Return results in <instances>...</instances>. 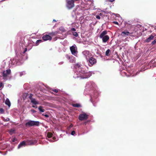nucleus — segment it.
I'll use <instances>...</instances> for the list:
<instances>
[{"label": "nucleus", "instance_id": "obj_28", "mask_svg": "<svg viewBox=\"0 0 156 156\" xmlns=\"http://www.w3.org/2000/svg\"><path fill=\"white\" fill-rule=\"evenodd\" d=\"M20 73V76H21L23 75H24L26 74L25 72L24 71L21 72Z\"/></svg>", "mask_w": 156, "mask_h": 156}, {"label": "nucleus", "instance_id": "obj_38", "mask_svg": "<svg viewBox=\"0 0 156 156\" xmlns=\"http://www.w3.org/2000/svg\"><path fill=\"white\" fill-rule=\"evenodd\" d=\"M96 18L97 19H100L101 17H100V16L99 15H97L96 16Z\"/></svg>", "mask_w": 156, "mask_h": 156}, {"label": "nucleus", "instance_id": "obj_9", "mask_svg": "<svg viewBox=\"0 0 156 156\" xmlns=\"http://www.w3.org/2000/svg\"><path fill=\"white\" fill-rule=\"evenodd\" d=\"M92 75V73L91 72H87V71H86V73H85L84 75L82 76V78L83 79L87 78L90 77Z\"/></svg>", "mask_w": 156, "mask_h": 156}, {"label": "nucleus", "instance_id": "obj_29", "mask_svg": "<svg viewBox=\"0 0 156 156\" xmlns=\"http://www.w3.org/2000/svg\"><path fill=\"white\" fill-rule=\"evenodd\" d=\"M156 44V39H155V40H154L152 42H151V44L152 45H154L155 44Z\"/></svg>", "mask_w": 156, "mask_h": 156}, {"label": "nucleus", "instance_id": "obj_24", "mask_svg": "<svg viewBox=\"0 0 156 156\" xmlns=\"http://www.w3.org/2000/svg\"><path fill=\"white\" fill-rule=\"evenodd\" d=\"M75 58L73 56V59H70V62L71 63L75 62Z\"/></svg>", "mask_w": 156, "mask_h": 156}, {"label": "nucleus", "instance_id": "obj_40", "mask_svg": "<svg viewBox=\"0 0 156 156\" xmlns=\"http://www.w3.org/2000/svg\"><path fill=\"white\" fill-rule=\"evenodd\" d=\"M3 85V83H2L0 82V88L1 87H2Z\"/></svg>", "mask_w": 156, "mask_h": 156}, {"label": "nucleus", "instance_id": "obj_12", "mask_svg": "<svg viewBox=\"0 0 156 156\" xmlns=\"http://www.w3.org/2000/svg\"><path fill=\"white\" fill-rule=\"evenodd\" d=\"M26 145V143L24 141H23L21 142L18 145V148L19 149L23 146H25Z\"/></svg>", "mask_w": 156, "mask_h": 156}, {"label": "nucleus", "instance_id": "obj_34", "mask_svg": "<svg viewBox=\"0 0 156 156\" xmlns=\"http://www.w3.org/2000/svg\"><path fill=\"white\" fill-rule=\"evenodd\" d=\"M30 111L32 113H35L36 112V111L33 109H31Z\"/></svg>", "mask_w": 156, "mask_h": 156}, {"label": "nucleus", "instance_id": "obj_36", "mask_svg": "<svg viewBox=\"0 0 156 156\" xmlns=\"http://www.w3.org/2000/svg\"><path fill=\"white\" fill-rule=\"evenodd\" d=\"M75 133V132L74 131H73L71 132V134L72 135H74Z\"/></svg>", "mask_w": 156, "mask_h": 156}, {"label": "nucleus", "instance_id": "obj_23", "mask_svg": "<svg viewBox=\"0 0 156 156\" xmlns=\"http://www.w3.org/2000/svg\"><path fill=\"white\" fill-rule=\"evenodd\" d=\"M110 51V50L109 49H108L106 51L105 55L107 56L109 55V53Z\"/></svg>", "mask_w": 156, "mask_h": 156}, {"label": "nucleus", "instance_id": "obj_16", "mask_svg": "<svg viewBox=\"0 0 156 156\" xmlns=\"http://www.w3.org/2000/svg\"><path fill=\"white\" fill-rule=\"evenodd\" d=\"M31 102L34 105H36L39 104L38 102L36 101L35 99H32L31 101Z\"/></svg>", "mask_w": 156, "mask_h": 156}, {"label": "nucleus", "instance_id": "obj_41", "mask_svg": "<svg viewBox=\"0 0 156 156\" xmlns=\"http://www.w3.org/2000/svg\"><path fill=\"white\" fill-rule=\"evenodd\" d=\"M27 48H25L24 49V51H23V53H24L27 51Z\"/></svg>", "mask_w": 156, "mask_h": 156}, {"label": "nucleus", "instance_id": "obj_47", "mask_svg": "<svg viewBox=\"0 0 156 156\" xmlns=\"http://www.w3.org/2000/svg\"><path fill=\"white\" fill-rule=\"evenodd\" d=\"M53 21L56 22V21L55 20H53Z\"/></svg>", "mask_w": 156, "mask_h": 156}, {"label": "nucleus", "instance_id": "obj_33", "mask_svg": "<svg viewBox=\"0 0 156 156\" xmlns=\"http://www.w3.org/2000/svg\"><path fill=\"white\" fill-rule=\"evenodd\" d=\"M42 115H43L45 116L46 118H48L49 116L47 114L44 115V114H42Z\"/></svg>", "mask_w": 156, "mask_h": 156}, {"label": "nucleus", "instance_id": "obj_26", "mask_svg": "<svg viewBox=\"0 0 156 156\" xmlns=\"http://www.w3.org/2000/svg\"><path fill=\"white\" fill-rule=\"evenodd\" d=\"M73 34L76 37H77L78 35L77 33L75 31L73 32Z\"/></svg>", "mask_w": 156, "mask_h": 156}, {"label": "nucleus", "instance_id": "obj_10", "mask_svg": "<svg viewBox=\"0 0 156 156\" xmlns=\"http://www.w3.org/2000/svg\"><path fill=\"white\" fill-rule=\"evenodd\" d=\"M83 53L85 55L86 59L88 60L89 58L91 56V55L90 54L89 51H84L83 52Z\"/></svg>", "mask_w": 156, "mask_h": 156}, {"label": "nucleus", "instance_id": "obj_35", "mask_svg": "<svg viewBox=\"0 0 156 156\" xmlns=\"http://www.w3.org/2000/svg\"><path fill=\"white\" fill-rule=\"evenodd\" d=\"M0 112L2 113L4 112V109L2 108H0Z\"/></svg>", "mask_w": 156, "mask_h": 156}, {"label": "nucleus", "instance_id": "obj_3", "mask_svg": "<svg viewBox=\"0 0 156 156\" xmlns=\"http://www.w3.org/2000/svg\"><path fill=\"white\" fill-rule=\"evenodd\" d=\"M66 6L69 9H71L74 6L73 0H66Z\"/></svg>", "mask_w": 156, "mask_h": 156}, {"label": "nucleus", "instance_id": "obj_5", "mask_svg": "<svg viewBox=\"0 0 156 156\" xmlns=\"http://www.w3.org/2000/svg\"><path fill=\"white\" fill-rule=\"evenodd\" d=\"M88 118V115L85 113L80 115L79 116V119L80 121L86 120Z\"/></svg>", "mask_w": 156, "mask_h": 156}, {"label": "nucleus", "instance_id": "obj_32", "mask_svg": "<svg viewBox=\"0 0 156 156\" xmlns=\"http://www.w3.org/2000/svg\"><path fill=\"white\" fill-rule=\"evenodd\" d=\"M10 120V119L9 118H7L6 119H5L4 120V121L5 122H8Z\"/></svg>", "mask_w": 156, "mask_h": 156}, {"label": "nucleus", "instance_id": "obj_21", "mask_svg": "<svg viewBox=\"0 0 156 156\" xmlns=\"http://www.w3.org/2000/svg\"><path fill=\"white\" fill-rule=\"evenodd\" d=\"M53 134L51 132H48L47 133V136L48 138H51Z\"/></svg>", "mask_w": 156, "mask_h": 156}, {"label": "nucleus", "instance_id": "obj_15", "mask_svg": "<svg viewBox=\"0 0 156 156\" xmlns=\"http://www.w3.org/2000/svg\"><path fill=\"white\" fill-rule=\"evenodd\" d=\"M34 141L33 140H28L26 141V142L28 144L31 145L34 144Z\"/></svg>", "mask_w": 156, "mask_h": 156}, {"label": "nucleus", "instance_id": "obj_19", "mask_svg": "<svg viewBox=\"0 0 156 156\" xmlns=\"http://www.w3.org/2000/svg\"><path fill=\"white\" fill-rule=\"evenodd\" d=\"M38 109L41 112H44L45 111V110L43 108V107L42 106H39L38 107Z\"/></svg>", "mask_w": 156, "mask_h": 156}, {"label": "nucleus", "instance_id": "obj_45", "mask_svg": "<svg viewBox=\"0 0 156 156\" xmlns=\"http://www.w3.org/2000/svg\"><path fill=\"white\" fill-rule=\"evenodd\" d=\"M49 34L51 35H54V33H50Z\"/></svg>", "mask_w": 156, "mask_h": 156}, {"label": "nucleus", "instance_id": "obj_8", "mask_svg": "<svg viewBox=\"0 0 156 156\" xmlns=\"http://www.w3.org/2000/svg\"><path fill=\"white\" fill-rule=\"evenodd\" d=\"M42 39L44 41H46L47 40L51 41L52 39L51 37L49 35L45 34L42 37Z\"/></svg>", "mask_w": 156, "mask_h": 156}, {"label": "nucleus", "instance_id": "obj_37", "mask_svg": "<svg viewBox=\"0 0 156 156\" xmlns=\"http://www.w3.org/2000/svg\"><path fill=\"white\" fill-rule=\"evenodd\" d=\"M112 23L115 24L116 25H119L117 21H113L112 22Z\"/></svg>", "mask_w": 156, "mask_h": 156}, {"label": "nucleus", "instance_id": "obj_13", "mask_svg": "<svg viewBox=\"0 0 156 156\" xmlns=\"http://www.w3.org/2000/svg\"><path fill=\"white\" fill-rule=\"evenodd\" d=\"M130 33L129 32L127 31H124L122 32L121 35L122 36L125 37L126 35H128Z\"/></svg>", "mask_w": 156, "mask_h": 156}, {"label": "nucleus", "instance_id": "obj_25", "mask_svg": "<svg viewBox=\"0 0 156 156\" xmlns=\"http://www.w3.org/2000/svg\"><path fill=\"white\" fill-rule=\"evenodd\" d=\"M42 42V40H38L36 42V45H37L39 43H41Z\"/></svg>", "mask_w": 156, "mask_h": 156}, {"label": "nucleus", "instance_id": "obj_31", "mask_svg": "<svg viewBox=\"0 0 156 156\" xmlns=\"http://www.w3.org/2000/svg\"><path fill=\"white\" fill-rule=\"evenodd\" d=\"M52 91L55 93H57L58 92V90L56 89H53Z\"/></svg>", "mask_w": 156, "mask_h": 156}, {"label": "nucleus", "instance_id": "obj_18", "mask_svg": "<svg viewBox=\"0 0 156 156\" xmlns=\"http://www.w3.org/2000/svg\"><path fill=\"white\" fill-rule=\"evenodd\" d=\"M5 104L8 105L9 107L10 106L11 104L9 100V99L8 98H7L5 101Z\"/></svg>", "mask_w": 156, "mask_h": 156}, {"label": "nucleus", "instance_id": "obj_14", "mask_svg": "<svg viewBox=\"0 0 156 156\" xmlns=\"http://www.w3.org/2000/svg\"><path fill=\"white\" fill-rule=\"evenodd\" d=\"M154 37L153 35H151L145 41L147 42H150L151 40H153L154 38Z\"/></svg>", "mask_w": 156, "mask_h": 156}, {"label": "nucleus", "instance_id": "obj_20", "mask_svg": "<svg viewBox=\"0 0 156 156\" xmlns=\"http://www.w3.org/2000/svg\"><path fill=\"white\" fill-rule=\"evenodd\" d=\"M81 66V65H80L78 63H77L75 64V66L76 68H78V70H79V69H80V67H82Z\"/></svg>", "mask_w": 156, "mask_h": 156}, {"label": "nucleus", "instance_id": "obj_11", "mask_svg": "<svg viewBox=\"0 0 156 156\" xmlns=\"http://www.w3.org/2000/svg\"><path fill=\"white\" fill-rule=\"evenodd\" d=\"M11 73V70L10 69L6 70L5 71H4L3 73L2 76L4 77H6L9 74Z\"/></svg>", "mask_w": 156, "mask_h": 156}, {"label": "nucleus", "instance_id": "obj_39", "mask_svg": "<svg viewBox=\"0 0 156 156\" xmlns=\"http://www.w3.org/2000/svg\"><path fill=\"white\" fill-rule=\"evenodd\" d=\"M71 30L73 31H75L76 30V29L74 28H71Z\"/></svg>", "mask_w": 156, "mask_h": 156}, {"label": "nucleus", "instance_id": "obj_17", "mask_svg": "<svg viewBox=\"0 0 156 156\" xmlns=\"http://www.w3.org/2000/svg\"><path fill=\"white\" fill-rule=\"evenodd\" d=\"M72 106L75 107L79 108L81 107V105L79 104H72Z\"/></svg>", "mask_w": 156, "mask_h": 156}, {"label": "nucleus", "instance_id": "obj_2", "mask_svg": "<svg viewBox=\"0 0 156 156\" xmlns=\"http://www.w3.org/2000/svg\"><path fill=\"white\" fill-rule=\"evenodd\" d=\"M25 126L27 127H30L33 126H38L39 122L34 121L30 120L26 123Z\"/></svg>", "mask_w": 156, "mask_h": 156}, {"label": "nucleus", "instance_id": "obj_27", "mask_svg": "<svg viewBox=\"0 0 156 156\" xmlns=\"http://www.w3.org/2000/svg\"><path fill=\"white\" fill-rule=\"evenodd\" d=\"M66 57L68 59H69V60H70V59H73V56H70L69 55H66Z\"/></svg>", "mask_w": 156, "mask_h": 156}, {"label": "nucleus", "instance_id": "obj_7", "mask_svg": "<svg viewBox=\"0 0 156 156\" xmlns=\"http://www.w3.org/2000/svg\"><path fill=\"white\" fill-rule=\"evenodd\" d=\"M70 50L72 54L75 55L76 54V53L77 52L76 51V48L75 45H73L72 46L70 47Z\"/></svg>", "mask_w": 156, "mask_h": 156}, {"label": "nucleus", "instance_id": "obj_44", "mask_svg": "<svg viewBox=\"0 0 156 156\" xmlns=\"http://www.w3.org/2000/svg\"><path fill=\"white\" fill-rule=\"evenodd\" d=\"M32 107H33V108H37V106H36L34 105H32Z\"/></svg>", "mask_w": 156, "mask_h": 156}, {"label": "nucleus", "instance_id": "obj_4", "mask_svg": "<svg viewBox=\"0 0 156 156\" xmlns=\"http://www.w3.org/2000/svg\"><path fill=\"white\" fill-rule=\"evenodd\" d=\"M87 61L90 63L89 66H93L97 63L96 59L92 57H90Z\"/></svg>", "mask_w": 156, "mask_h": 156}, {"label": "nucleus", "instance_id": "obj_43", "mask_svg": "<svg viewBox=\"0 0 156 156\" xmlns=\"http://www.w3.org/2000/svg\"><path fill=\"white\" fill-rule=\"evenodd\" d=\"M12 142H14L16 141V139L15 138H13L12 140Z\"/></svg>", "mask_w": 156, "mask_h": 156}, {"label": "nucleus", "instance_id": "obj_46", "mask_svg": "<svg viewBox=\"0 0 156 156\" xmlns=\"http://www.w3.org/2000/svg\"><path fill=\"white\" fill-rule=\"evenodd\" d=\"M53 140H54L56 139V138L55 137H53L52 138Z\"/></svg>", "mask_w": 156, "mask_h": 156}, {"label": "nucleus", "instance_id": "obj_6", "mask_svg": "<svg viewBox=\"0 0 156 156\" xmlns=\"http://www.w3.org/2000/svg\"><path fill=\"white\" fill-rule=\"evenodd\" d=\"M87 70H86V69L84 68H83V67H80V69L79 70V73L80 76L82 78V76H83L86 73V71Z\"/></svg>", "mask_w": 156, "mask_h": 156}, {"label": "nucleus", "instance_id": "obj_1", "mask_svg": "<svg viewBox=\"0 0 156 156\" xmlns=\"http://www.w3.org/2000/svg\"><path fill=\"white\" fill-rule=\"evenodd\" d=\"M107 34V31L106 30H104L99 35V37L102 39L103 43L107 42L109 39V36L106 35Z\"/></svg>", "mask_w": 156, "mask_h": 156}, {"label": "nucleus", "instance_id": "obj_42", "mask_svg": "<svg viewBox=\"0 0 156 156\" xmlns=\"http://www.w3.org/2000/svg\"><path fill=\"white\" fill-rule=\"evenodd\" d=\"M89 121H86V122H85L83 124H85V125H86L88 122H89Z\"/></svg>", "mask_w": 156, "mask_h": 156}, {"label": "nucleus", "instance_id": "obj_48", "mask_svg": "<svg viewBox=\"0 0 156 156\" xmlns=\"http://www.w3.org/2000/svg\"><path fill=\"white\" fill-rule=\"evenodd\" d=\"M51 140V142H53V140Z\"/></svg>", "mask_w": 156, "mask_h": 156}, {"label": "nucleus", "instance_id": "obj_22", "mask_svg": "<svg viewBox=\"0 0 156 156\" xmlns=\"http://www.w3.org/2000/svg\"><path fill=\"white\" fill-rule=\"evenodd\" d=\"M15 131V130L13 129H11L9 130V133L10 135H12V134L14 133Z\"/></svg>", "mask_w": 156, "mask_h": 156}, {"label": "nucleus", "instance_id": "obj_30", "mask_svg": "<svg viewBox=\"0 0 156 156\" xmlns=\"http://www.w3.org/2000/svg\"><path fill=\"white\" fill-rule=\"evenodd\" d=\"M33 96V94H30V96H29V98L31 100V101L32 99H34V98H32Z\"/></svg>", "mask_w": 156, "mask_h": 156}]
</instances>
